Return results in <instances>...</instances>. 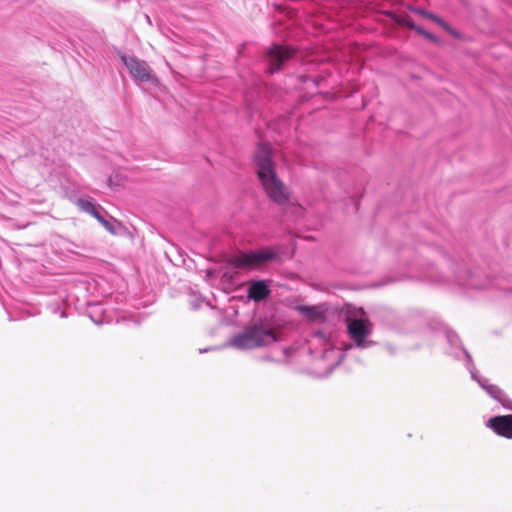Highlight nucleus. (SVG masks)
<instances>
[{
	"label": "nucleus",
	"mask_w": 512,
	"mask_h": 512,
	"mask_svg": "<svg viewBox=\"0 0 512 512\" xmlns=\"http://www.w3.org/2000/svg\"><path fill=\"white\" fill-rule=\"evenodd\" d=\"M297 310L310 321L322 320L324 318L323 312L317 306H298Z\"/></svg>",
	"instance_id": "obj_9"
},
{
	"label": "nucleus",
	"mask_w": 512,
	"mask_h": 512,
	"mask_svg": "<svg viewBox=\"0 0 512 512\" xmlns=\"http://www.w3.org/2000/svg\"><path fill=\"white\" fill-rule=\"evenodd\" d=\"M275 256L276 254L270 250L240 253L234 256L230 260V263L235 268L253 270L263 263L273 259Z\"/></svg>",
	"instance_id": "obj_3"
},
{
	"label": "nucleus",
	"mask_w": 512,
	"mask_h": 512,
	"mask_svg": "<svg viewBox=\"0 0 512 512\" xmlns=\"http://www.w3.org/2000/svg\"><path fill=\"white\" fill-rule=\"evenodd\" d=\"M405 24H406L408 27H410V28H412V29L417 30L419 33L424 34L425 36H427V37H429V38L431 37L429 33H426V32H424L422 29H420V28L416 27L412 22H410V21H406V22H405Z\"/></svg>",
	"instance_id": "obj_12"
},
{
	"label": "nucleus",
	"mask_w": 512,
	"mask_h": 512,
	"mask_svg": "<svg viewBox=\"0 0 512 512\" xmlns=\"http://www.w3.org/2000/svg\"><path fill=\"white\" fill-rule=\"evenodd\" d=\"M294 50L290 47L273 45L267 51L270 72H276L292 57Z\"/></svg>",
	"instance_id": "obj_4"
},
{
	"label": "nucleus",
	"mask_w": 512,
	"mask_h": 512,
	"mask_svg": "<svg viewBox=\"0 0 512 512\" xmlns=\"http://www.w3.org/2000/svg\"><path fill=\"white\" fill-rule=\"evenodd\" d=\"M277 341L276 331L262 326H251L231 339L238 349H253Z\"/></svg>",
	"instance_id": "obj_2"
},
{
	"label": "nucleus",
	"mask_w": 512,
	"mask_h": 512,
	"mask_svg": "<svg viewBox=\"0 0 512 512\" xmlns=\"http://www.w3.org/2000/svg\"><path fill=\"white\" fill-rule=\"evenodd\" d=\"M256 172L266 196L279 206L287 205L291 192L278 177L272 159V148L267 143L259 144L255 152Z\"/></svg>",
	"instance_id": "obj_1"
},
{
	"label": "nucleus",
	"mask_w": 512,
	"mask_h": 512,
	"mask_svg": "<svg viewBox=\"0 0 512 512\" xmlns=\"http://www.w3.org/2000/svg\"><path fill=\"white\" fill-rule=\"evenodd\" d=\"M122 61L128 68L132 77L141 82H148L153 79L151 69L148 64L136 57H122Z\"/></svg>",
	"instance_id": "obj_5"
},
{
	"label": "nucleus",
	"mask_w": 512,
	"mask_h": 512,
	"mask_svg": "<svg viewBox=\"0 0 512 512\" xmlns=\"http://www.w3.org/2000/svg\"><path fill=\"white\" fill-rule=\"evenodd\" d=\"M415 12L421 16H424V17H427L433 21H435L437 24H439L441 27L445 28L448 30V25L447 23L442 20L441 18H439L438 16H436L435 14H432V13H429V12H426L424 11L423 9H416Z\"/></svg>",
	"instance_id": "obj_10"
},
{
	"label": "nucleus",
	"mask_w": 512,
	"mask_h": 512,
	"mask_svg": "<svg viewBox=\"0 0 512 512\" xmlns=\"http://www.w3.org/2000/svg\"><path fill=\"white\" fill-rule=\"evenodd\" d=\"M91 209L93 210V215L98 219V221L111 233H115L113 226L105 220L95 209V207L92 204H89Z\"/></svg>",
	"instance_id": "obj_11"
},
{
	"label": "nucleus",
	"mask_w": 512,
	"mask_h": 512,
	"mask_svg": "<svg viewBox=\"0 0 512 512\" xmlns=\"http://www.w3.org/2000/svg\"><path fill=\"white\" fill-rule=\"evenodd\" d=\"M89 204H90V203H86V205H85V209H86V211H89V212H91V213L93 214V210L91 209V207L89 206Z\"/></svg>",
	"instance_id": "obj_13"
},
{
	"label": "nucleus",
	"mask_w": 512,
	"mask_h": 512,
	"mask_svg": "<svg viewBox=\"0 0 512 512\" xmlns=\"http://www.w3.org/2000/svg\"><path fill=\"white\" fill-rule=\"evenodd\" d=\"M486 425L498 436L512 439V414L491 417Z\"/></svg>",
	"instance_id": "obj_6"
},
{
	"label": "nucleus",
	"mask_w": 512,
	"mask_h": 512,
	"mask_svg": "<svg viewBox=\"0 0 512 512\" xmlns=\"http://www.w3.org/2000/svg\"><path fill=\"white\" fill-rule=\"evenodd\" d=\"M348 332L358 346H363L365 338L370 334V322L367 319L349 320Z\"/></svg>",
	"instance_id": "obj_7"
},
{
	"label": "nucleus",
	"mask_w": 512,
	"mask_h": 512,
	"mask_svg": "<svg viewBox=\"0 0 512 512\" xmlns=\"http://www.w3.org/2000/svg\"><path fill=\"white\" fill-rule=\"evenodd\" d=\"M270 295V289L263 280L252 281L248 288V298L256 302L266 299Z\"/></svg>",
	"instance_id": "obj_8"
}]
</instances>
